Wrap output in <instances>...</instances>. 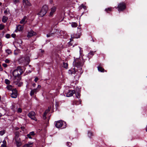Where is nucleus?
I'll use <instances>...</instances> for the list:
<instances>
[{
    "instance_id": "obj_56",
    "label": "nucleus",
    "mask_w": 147,
    "mask_h": 147,
    "mask_svg": "<svg viewBox=\"0 0 147 147\" xmlns=\"http://www.w3.org/2000/svg\"><path fill=\"white\" fill-rule=\"evenodd\" d=\"M28 145L27 144H25L23 146V147H28Z\"/></svg>"
},
{
    "instance_id": "obj_63",
    "label": "nucleus",
    "mask_w": 147,
    "mask_h": 147,
    "mask_svg": "<svg viewBox=\"0 0 147 147\" xmlns=\"http://www.w3.org/2000/svg\"><path fill=\"white\" fill-rule=\"evenodd\" d=\"M146 131L147 132V126L146 129Z\"/></svg>"
},
{
    "instance_id": "obj_37",
    "label": "nucleus",
    "mask_w": 147,
    "mask_h": 147,
    "mask_svg": "<svg viewBox=\"0 0 147 147\" xmlns=\"http://www.w3.org/2000/svg\"><path fill=\"white\" fill-rule=\"evenodd\" d=\"M29 134L30 136H34L35 135V133L34 131H32L30 132Z\"/></svg>"
},
{
    "instance_id": "obj_1",
    "label": "nucleus",
    "mask_w": 147,
    "mask_h": 147,
    "mask_svg": "<svg viewBox=\"0 0 147 147\" xmlns=\"http://www.w3.org/2000/svg\"><path fill=\"white\" fill-rule=\"evenodd\" d=\"M23 73L22 70L20 67H18L17 69L13 71V74L14 76L13 80L15 82H18L20 81L21 78L20 75Z\"/></svg>"
},
{
    "instance_id": "obj_64",
    "label": "nucleus",
    "mask_w": 147,
    "mask_h": 147,
    "mask_svg": "<svg viewBox=\"0 0 147 147\" xmlns=\"http://www.w3.org/2000/svg\"><path fill=\"white\" fill-rule=\"evenodd\" d=\"M2 4L1 3H0V6Z\"/></svg>"
},
{
    "instance_id": "obj_22",
    "label": "nucleus",
    "mask_w": 147,
    "mask_h": 147,
    "mask_svg": "<svg viewBox=\"0 0 147 147\" xmlns=\"http://www.w3.org/2000/svg\"><path fill=\"white\" fill-rule=\"evenodd\" d=\"M71 26L72 27L75 28L77 26V24L76 22H72L71 23Z\"/></svg>"
},
{
    "instance_id": "obj_59",
    "label": "nucleus",
    "mask_w": 147,
    "mask_h": 147,
    "mask_svg": "<svg viewBox=\"0 0 147 147\" xmlns=\"http://www.w3.org/2000/svg\"><path fill=\"white\" fill-rule=\"evenodd\" d=\"M44 52V50H41V52L42 53H43V52Z\"/></svg>"
},
{
    "instance_id": "obj_16",
    "label": "nucleus",
    "mask_w": 147,
    "mask_h": 147,
    "mask_svg": "<svg viewBox=\"0 0 147 147\" xmlns=\"http://www.w3.org/2000/svg\"><path fill=\"white\" fill-rule=\"evenodd\" d=\"M81 35V33H79L78 34H75L74 35L71 36V38H72L73 37L74 38H80Z\"/></svg>"
},
{
    "instance_id": "obj_51",
    "label": "nucleus",
    "mask_w": 147,
    "mask_h": 147,
    "mask_svg": "<svg viewBox=\"0 0 147 147\" xmlns=\"http://www.w3.org/2000/svg\"><path fill=\"white\" fill-rule=\"evenodd\" d=\"M11 35L12 37L13 38L15 37V36H16V35L15 34H12Z\"/></svg>"
},
{
    "instance_id": "obj_17",
    "label": "nucleus",
    "mask_w": 147,
    "mask_h": 147,
    "mask_svg": "<svg viewBox=\"0 0 147 147\" xmlns=\"http://www.w3.org/2000/svg\"><path fill=\"white\" fill-rule=\"evenodd\" d=\"M8 18L7 17L5 16H3L2 19V22L4 23L6 22L8 20Z\"/></svg>"
},
{
    "instance_id": "obj_23",
    "label": "nucleus",
    "mask_w": 147,
    "mask_h": 147,
    "mask_svg": "<svg viewBox=\"0 0 147 147\" xmlns=\"http://www.w3.org/2000/svg\"><path fill=\"white\" fill-rule=\"evenodd\" d=\"M13 2L14 4L16 5L20 2V0H13Z\"/></svg>"
},
{
    "instance_id": "obj_28",
    "label": "nucleus",
    "mask_w": 147,
    "mask_h": 147,
    "mask_svg": "<svg viewBox=\"0 0 147 147\" xmlns=\"http://www.w3.org/2000/svg\"><path fill=\"white\" fill-rule=\"evenodd\" d=\"M112 10V8L111 7H109L107 8H106L105 9V11L107 12H109V11H111Z\"/></svg>"
},
{
    "instance_id": "obj_7",
    "label": "nucleus",
    "mask_w": 147,
    "mask_h": 147,
    "mask_svg": "<svg viewBox=\"0 0 147 147\" xmlns=\"http://www.w3.org/2000/svg\"><path fill=\"white\" fill-rule=\"evenodd\" d=\"M35 113L33 111L30 112L28 114V116L32 119L36 121L37 119L35 117Z\"/></svg>"
},
{
    "instance_id": "obj_24",
    "label": "nucleus",
    "mask_w": 147,
    "mask_h": 147,
    "mask_svg": "<svg viewBox=\"0 0 147 147\" xmlns=\"http://www.w3.org/2000/svg\"><path fill=\"white\" fill-rule=\"evenodd\" d=\"M82 8H83L85 9H86V7L85 5H84L83 4H82L80 6V9H82Z\"/></svg>"
},
{
    "instance_id": "obj_53",
    "label": "nucleus",
    "mask_w": 147,
    "mask_h": 147,
    "mask_svg": "<svg viewBox=\"0 0 147 147\" xmlns=\"http://www.w3.org/2000/svg\"><path fill=\"white\" fill-rule=\"evenodd\" d=\"M21 128L22 129L23 131H24V129H25V127H21Z\"/></svg>"
},
{
    "instance_id": "obj_14",
    "label": "nucleus",
    "mask_w": 147,
    "mask_h": 147,
    "mask_svg": "<svg viewBox=\"0 0 147 147\" xmlns=\"http://www.w3.org/2000/svg\"><path fill=\"white\" fill-rule=\"evenodd\" d=\"M39 90L37 88L31 90L30 94L31 96H32L35 93H36Z\"/></svg>"
},
{
    "instance_id": "obj_9",
    "label": "nucleus",
    "mask_w": 147,
    "mask_h": 147,
    "mask_svg": "<svg viewBox=\"0 0 147 147\" xmlns=\"http://www.w3.org/2000/svg\"><path fill=\"white\" fill-rule=\"evenodd\" d=\"M63 125V123L62 121H57L55 124L56 127L57 128L61 127Z\"/></svg>"
},
{
    "instance_id": "obj_19",
    "label": "nucleus",
    "mask_w": 147,
    "mask_h": 147,
    "mask_svg": "<svg viewBox=\"0 0 147 147\" xmlns=\"http://www.w3.org/2000/svg\"><path fill=\"white\" fill-rule=\"evenodd\" d=\"M98 70L99 71H100L101 72H104V71H105V69H104L100 66L98 67Z\"/></svg>"
},
{
    "instance_id": "obj_26",
    "label": "nucleus",
    "mask_w": 147,
    "mask_h": 147,
    "mask_svg": "<svg viewBox=\"0 0 147 147\" xmlns=\"http://www.w3.org/2000/svg\"><path fill=\"white\" fill-rule=\"evenodd\" d=\"M28 145V147H32V146L33 143L30 142H28V143L26 144Z\"/></svg>"
},
{
    "instance_id": "obj_52",
    "label": "nucleus",
    "mask_w": 147,
    "mask_h": 147,
    "mask_svg": "<svg viewBox=\"0 0 147 147\" xmlns=\"http://www.w3.org/2000/svg\"><path fill=\"white\" fill-rule=\"evenodd\" d=\"M69 74H72V72L71 70H69Z\"/></svg>"
},
{
    "instance_id": "obj_61",
    "label": "nucleus",
    "mask_w": 147,
    "mask_h": 147,
    "mask_svg": "<svg viewBox=\"0 0 147 147\" xmlns=\"http://www.w3.org/2000/svg\"><path fill=\"white\" fill-rule=\"evenodd\" d=\"M78 65H81V64H80V63H78Z\"/></svg>"
},
{
    "instance_id": "obj_6",
    "label": "nucleus",
    "mask_w": 147,
    "mask_h": 147,
    "mask_svg": "<svg viewBox=\"0 0 147 147\" xmlns=\"http://www.w3.org/2000/svg\"><path fill=\"white\" fill-rule=\"evenodd\" d=\"M12 93L10 96L11 97L13 98H17L18 95V91L16 88H13L12 90Z\"/></svg>"
},
{
    "instance_id": "obj_46",
    "label": "nucleus",
    "mask_w": 147,
    "mask_h": 147,
    "mask_svg": "<svg viewBox=\"0 0 147 147\" xmlns=\"http://www.w3.org/2000/svg\"><path fill=\"white\" fill-rule=\"evenodd\" d=\"M3 144H6V142L5 140H4L3 141Z\"/></svg>"
},
{
    "instance_id": "obj_39",
    "label": "nucleus",
    "mask_w": 147,
    "mask_h": 147,
    "mask_svg": "<svg viewBox=\"0 0 147 147\" xmlns=\"http://www.w3.org/2000/svg\"><path fill=\"white\" fill-rule=\"evenodd\" d=\"M67 145L68 146L70 147L71 145V143L70 142H67Z\"/></svg>"
},
{
    "instance_id": "obj_41",
    "label": "nucleus",
    "mask_w": 147,
    "mask_h": 147,
    "mask_svg": "<svg viewBox=\"0 0 147 147\" xmlns=\"http://www.w3.org/2000/svg\"><path fill=\"white\" fill-rule=\"evenodd\" d=\"M10 35L9 34H7L6 35V37L7 38H9L10 37Z\"/></svg>"
},
{
    "instance_id": "obj_4",
    "label": "nucleus",
    "mask_w": 147,
    "mask_h": 147,
    "mask_svg": "<svg viewBox=\"0 0 147 147\" xmlns=\"http://www.w3.org/2000/svg\"><path fill=\"white\" fill-rule=\"evenodd\" d=\"M83 71L82 70V68L80 67L78 68V69L77 71H75V73L76 75L74 77L75 80L77 81L78 80L79 77L83 73Z\"/></svg>"
},
{
    "instance_id": "obj_49",
    "label": "nucleus",
    "mask_w": 147,
    "mask_h": 147,
    "mask_svg": "<svg viewBox=\"0 0 147 147\" xmlns=\"http://www.w3.org/2000/svg\"><path fill=\"white\" fill-rule=\"evenodd\" d=\"M49 111V110H46L44 113L46 114H47V113H48Z\"/></svg>"
},
{
    "instance_id": "obj_60",
    "label": "nucleus",
    "mask_w": 147,
    "mask_h": 147,
    "mask_svg": "<svg viewBox=\"0 0 147 147\" xmlns=\"http://www.w3.org/2000/svg\"><path fill=\"white\" fill-rule=\"evenodd\" d=\"M41 87V86L40 85H38V88H40Z\"/></svg>"
},
{
    "instance_id": "obj_62",
    "label": "nucleus",
    "mask_w": 147,
    "mask_h": 147,
    "mask_svg": "<svg viewBox=\"0 0 147 147\" xmlns=\"http://www.w3.org/2000/svg\"><path fill=\"white\" fill-rule=\"evenodd\" d=\"M2 116V115L1 113H0V117H1Z\"/></svg>"
},
{
    "instance_id": "obj_47",
    "label": "nucleus",
    "mask_w": 147,
    "mask_h": 147,
    "mask_svg": "<svg viewBox=\"0 0 147 147\" xmlns=\"http://www.w3.org/2000/svg\"><path fill=\"white\" fill-rule=\"evenodd\" d=\"M60 47H59V49H63V46L62 45H60Z\"/></svg>"
},
{
    "instance_id": "obj_35",
    "label": "nucleus",
    "mask_w": 147,
    "mask_h": 147,
    "mask_svg": "<svg viewBox=\"0 0 147 147\" xmlns=\"http://www.w3.org/2000/svg\"><path fill=\"white\" fill-rule=\"evenodd\" d=\"M5 62L6 63H9L10 62V60H9L8 59H6L5 61Z\"/></svg>"
},
{
    "instance_id": "obj_40",
    "label": "nucleus",
    "mask_w": 147,
    "mask_h": 147,
    "mask_svg": "<svg viewBox=\"0 0 147 147\" xmlns=\"http://www.w3.org/2000/svg\"><path fill=\"white\" fill-rule=\"evenodd\" d=\"M46 115H47V114L44 113V114L43 115V118L44 119H45L46 118Z\"/></svg>"
},
{
    "instance_id": "obj_55",
    "label": "nucleus",
    "mask_w": 147,
    "mask_h": 147,
    "mask_svg": "<svg viewBox=\"0 0 147 147\" xmlns=\"http://www.w3.org/2000/svg\"><path fill=\"white\" fill-rule=\"evenodd\" d=\"M3 70V69L1 66V65H0V71H2Z\"/></svg>"
},
{
    "instance_id": "obj_11",
    "label": "nucleus",
    "mask_w": 147,
    "mask_h": 147,
    "mask_svg": "<svg viewBox=\"0 0 147 147\" xmlns=\"http://www.w3.org/2000/svg\"><path fill=\"white\" fill-rule=\"evenodd\" d=\"M36 34L35 32H34L32 30H31L28 33L27 36L28 37H30L33 36L35 35Z\"/></svg>"
},
{
    "instance_id": "obj_8",
    "label": "nucleus",
    "mask_w": 147,
    "mask_h": 147,
    "mask_svg": "<svg viewBox=\"0 0 147 147\" xmlns=\"http://www.w3.org/2000/svg\"><path fill=\"white\" fill-rule=\"evenodd\" d=\"M23 3L25 6L26 7H30L32 6V4L28 0H23Z\"/></svg>"
},
{
    "instance_id": "obj_18",
    "label": "nucleus",
    "mask_w": 147,
    "mask_h": 147,
    "mask_svg": "<svg viewBox=\"0 0 147 147\" xmlns=\"http://www.w3.org/2000/svg\"><path fill=\"white\" fill-rule=\"evenodd\" d=\"M26 19V17L24 16L23 18V19L20 21V23L21 24H25L26 23L25 20Z\"/></svg>"
},
{
    "instance_id": "obj_44",
    "label": "nucleus",
    "mask_w": 147,
    "mask_h": 147,
    "mask_svg": "<svg viewBox=\"0 0 147 147\" xmlns=\"http://www.w3.org/2000/svg\"><path fill=\"white\" fill-rule=\"evenodd\" d=\"M27 137H28L29 138H30V139H31V138H31V136H30V135L29 134H28L27 135Z\"/></svg>"
},
{
    "instance_id": "obj_38",
    "label": "nucleus",
    "mask_w": 147,
    "mask_h": 147,
    "mask_svg": "<svg viewBox=\"0 0 147 147\" xmlns=\"http://www.w3.org/2000/svg\"><path fill=\"white\" fill-rule=\"evenodd\" d=\"M2 66L5 68L7 67V65L5 63H3L2 64Z\"/></svg>"
},
{
    "instance_id": "obj_12",
    "label": "nucleus",
    "mask_w": 147,
    "mask_h": 147,
    "mask_svg": "<svg viewBox=\"0 0 147 147\" xmlns=\"http://www.w3.org/2000/svg\"><path fill=\"white\" fill-rule=\"evenodd\" d=\"M56 7L54 6L51 8V11L50 13V16H52L56 10Z\"/></svg>"
},
{
    "instance_id": "obj_34",
    "label": "nucleus",
    "mask_w": 147,
    "mask_h": 147,
    "mask_svg": "<svg viewBox=\"0 0 147 147\" xmlns=\"http://www.w3.org/2000/svg\"><path fill=\"white\" fill-rule=\"evenodd\" d=\"M5 133V130L1 131H0V134L1 136H3Z\"/></svg>"
},
{
    "instance_id": "obj_43",
    "label": "nucleus",
    "mask_w": 147,
    "mask_h": 147,
    "mask_svg": "<svg viewBox=\"0 0 147 147\" xmlns=\"http://www.w3.org/2000/svg\"><path fill=\"white\" fill-rule=\"evenodd\" d=\"M4 13L5 15L8 14V12L7 10H5L4 11Z\"/></svg>"
},
{
    "instance_id": "obj_10",
    "label": "nucleus",
    "mask_w": 147,
    "mask_h": 147,
    "mask_svg": "<svg viewBox=\"0 0 147 147\" xmlns=\"http://www.w3.org/2000/svg\"><path fill=\"white\" fill-rule=\"evenodd\" d=\"M75 93V91L74 90H69V91L66 94V96L68 97L71 96Z\"/></svg>"
},
{
    "instance_id": "obj_30",
    "label": "nucleus",
    "mask_w": 147,
    "mask_h": 147,
    "mask_svg": "<svg viewBox=\"0 0 147 147\" xmlns=\"http://www.w3.org/2000/svg\"><path fill=\"white\" fill-rule=\"evenodd\" d=\"M81 101H77L76 102V101H74L73 104L74 105H78L80 104H81Z\"/></svg>"
},
{
    "instance_id": "obj_3",
    "label": "nucleus",
    "mask_w": 147,
    "mask_h": 147,
    "mask_svg": "<svg viewBox=\"0 0 147 147\" xmlns=\"http://www.w3.org/2000/svg\"><path fill=\"white\" fill-rule=\"evenodd\" d=\"M15 136L14 140L16 142V145L17 146H20L22 145L20 141V139L19 138L20 133L18 131H16L15 133Z\"/></svg>"
},
{
    "instance_id": "obj_58",
    "label": "nucleus",
    "mask_w": 147,
    "mask_h": 147,
    "mask_svg": "<svg viewBox=\"0 0 147 147\" xmlns=\"http://www.w3.org/2000/svg\"><path fill=\"white\" fill-rule=\"evenodd\" d=\"M36 85V84H35V83H34V84H32V86H33V87H35V86Z\"/></svg>"
},
{
    "instance_id": "obj_36",
    "label": "nucleus",
    "mask_w": 147,
    "mask_h": 147,
    "mask_svg": "<svg viewBox=\"0 0 147 147\" xmlns=\"http://www.w3.org/2000/svg\"><path fill=\"white\" fill-rule=\"evenodd\" d=\"M22 111V109L20 108H19L17 111V112L18 113H20Z\"/></svg>"
},
{
    "instance_id": "obj_42",
    "label": "nucleus",
    "mask_w": 147,
    "mask_h": 147,
    "mask_svg": "<svg viewBox=\"0 0 147 147\" xmlns=\"http://www.w3.org/2000/svg\"><path fill=\"white\" fill-rule=\"evenodd\" d=\"M38 78L37 77H36L35 79H34V81L35 82H37V81H38Z\"/></svg>"
},
{
    "instance_id": "obj_29",
    "label": "nucleus",
    "mask_w": 147,
    "mask_h": 147,
    "mask_svg": "<svg viewBox=\"0 0 147 147\" xmlns=\"http://www.w3.org/2000/svg\"><path fill=\"white\" fill-rule=\"evenodd\" d=\"M65 31L61 30L59 32V35L62 36L63 35L65 34Z\"/></svg>"
},
{
    "instance_id": "obj_20",
    "label": "nucleus",
    "mask_w": 147,
    "mask_h": 147,
    "mask_svg": "<svg viewBox=\"0 0 147 147\" xmlns=\"http://www.w3.org/2000/svg\"><path fill=\"white\" fill-rule=\"evenodd\" d=\"M6 88L9 90H12L13 89V87L11 85H8L7 86Z\"/></svg>"
},
{
    "instance_id": "obj_50",
    "label": "nucleus",
    "mask_w": 147,
    "mask_h": 147,
    "mask_svg": "<svg viewBox=\"0 0 147 147\" xmlns=\"http://www.w3.org/2000/svg\"><path fill=\"white\" fill-rule=\"evenodd\" d=\"M51 108V107H50V106L48 108V109L47 110H49V111H50Z\"/></svg>"
},
{
    "instance_id": "obj_13",
    "label": "nucleus",
    "mask_w": 147,
    "mask_h": 147,
    "mask_svg": "<svg viewBox=\"0 0 147 147\" xmlns=\"http://www.w3.org/2000/svg\"><path fill=\"white\" fill-rule=\"evenodd\" d=\"M23 28L24 27L23 26H22L19 25L16 27L15 32H17L18 31H22L23 29Z\"/></svg>"
},
{
    "instance_id": "obj_31",
    "label": "nucleus",
    "mask_w": 147,
    "mask_h": 147,
    "mask_svg": "<svg viewBox=\"0 0 147 147\" xmlns=\"http://www.w3.org/2000/svg\"><path fill=\"white\" fill-rule=\"evenodd\" d=\"M5 82L7 84H9L10 83V81L7 79H6L5 80Z\"/></svg>"
},
{
    "instance_id": "obj_21",
    "label": "nucleus",
    "mask_w": 147,
    "mask_h": 147,
    "mask_svg": "<svg viewBox=\"0 0 147 147\" xmlns=\"http://www.w3.org/2000/svg\"><path fill=\"white\" fill-rule=\"evenodd\" d=\"M63 67L65 68H67L68 67V64L67 63L63 62Z\"/></svg>"
},
{
    "instance_id": "obj_45",
    "label": "nucleus",
    "mask_w": 147,
    "mask_h": 147,
    "mask_svg": "<svg viewBox=\"0 0 147 147\" xmlns=\"http://www.w3.org/2000/svg\"><path fill=\"white\" fill-rule=\"evenodd\" d=\"M1 147H6V145L3 144L1 145Z\"/></svg>"
},
{
    "instance_id": "obj_5",
    "label": "nucleus",
    "mask_w": 147,
    "mask_h": 147,
    "mask_svg": "<svg viewBox=\"0 0 147 147\" xmlns=\"http://www.w3.org/2000/svg\"><path fill=\"white\" fill-rule=\"evenodd\" d=\"M117 8H118V10L119 11H122L126 8L125 4L123 2L121 3L118 5Z\"/></svg>"
},
{
    "instance_id": "obj_2",
    "label": "nucleus",
    "mask_w": 147,
    "mask_h": 147,
    "mask_svg": "<svg viewBox=\"0 0 147 147\" xmlns=\"http://www.w3.org/2000/svg\"><path fill=\"white\" fill-rule=\"evenodd\" d=\"M48 9V5H44L42 7L40 11L38 13V15L40 17H42L46 14Z\"/></svg>"
},
{
    "instance_id": "obj_54",
    "label": "nucleus",
    "mask_w": 147,
    "mask_h": 147,
    "mask_svg": "<svg viewBox=\"0 0 147 147\" xmlns=\"http://www.w3.org/2000/svg\"><path fill=\"white\" fill-rule=\"evenodd\" d=\"M22 84V82H20L19 84H18V86H21V84Z\"/></svg>"
},
{
    "instance_id": "obj_27",
    "label": "nucleus",
    "mask_w": 147,
    "mask_h": 147,
    "mask_svg": "<svg viewBox=\"0 0 147 147\" xmlns=\"http://www.w3.org/2000/svg\"><path fill=\"white\" fill-rule=\"evenodd\" d=\"M95 52V51H90V52L89 53L88 55V56H93L94 54V52Z\"/></svg>"
},
{
    "instance_id": "obj_33",
    "label": "nucleus",
    "mask_w": 147,
    "mask_h": 147,
    "mask_svg": "<svg viewBox=\"0 0 147 147\" xmlns=\"http://www.w3.org/2000/svg\"><path fill=\"white\" fill-rule=\"evenodd\" d=\"M4 26L2 24H0V30H2L4 28Z\"/></svg>"
},
{
    "instance_id": "obj_32",
    "label": "nucleus",
    "mask_w": 147,
    "mask_h": 147,
    "mask_svg": "<svg viewBox=\"0 0 147 147\" xmlns=\"http://www.w3.org/2000/svg\"><path fill=\"white\" fill-rule=\"evenodd\" d=\"M88 135L89 137L91 138V136H93L92 132L91 131H88Z\"/></svg>"
},
{
    "instance_id": "obj_15",
    "label": "nucleus",
    "mask_w": 147,
    "mask_h": 147,
    "mask_svg": "<svg viewBox=\"0 0 147 147\" xmlns=\"http://www.w3.org/2000/svg\"><path fill=\"white\" fill-rule=\"evenodd\" d=\"M54 31L53 32H52L50 34H47V36L48 37L51 36L55 33H57L59 32L58 30L57 29H54Z\"/></svg>"
},
{
    "instance_id": "obj_25",
    "label": "nucleus",
    "mask_w": 147,
    "mask_h": 147,
    "mask_svg": "<svg viewBox=\"0 0 147 147\" xmlns=\"http://www.w3.org/2000/svg\"><path fill=\"white\" fill-rule=\"evenodd\" d=\"M5 52L8 55L11 54L12 53L11 50L9 49H7L5 50Z\"/></svg>"
},
{
    "instance_id": "obj_57",
    "label": "nucleus",
    "mask_w": 147,
    "mask_h": 147,
    "mask_svg": "<svg viewBox=\"0 0 147 147\" xmlns=\"http://www.w3.org/2000/svg\"><path fill=\"white\" fill-rule=\"evenodd\" d=\"M50 3L51 4H52L53 2V1L52 0H50Z\"/></svg>"
},
{
    "instance_id": "obj_48",
    "label": "nucleus",
    "mask_w": 147,
    "mask_h": 147,
    "mask_svg": "<svg viewBox=\"0 0 147 147\" xmlns=\"http://www.w3.org/2000/svg\"><path fill=\"white\" fill-rule=\"evenodd\" d=\"M49 111V110H46L44 113L46 114H47V113H48Z\"/></svg>"
}]
</instances>
